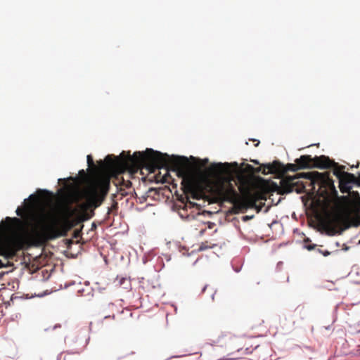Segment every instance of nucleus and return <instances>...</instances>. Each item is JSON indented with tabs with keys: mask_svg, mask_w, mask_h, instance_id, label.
Returning <instances> with one entry per match:
<instances>
[{
	"mask_svg": "<svg viewBox=\"0 0 360 360\" xmlns=\"http://www.w3.org/2000/svg\"><path fill=\"white\" fill-rule=\"evenodd\" d=\"M236 337L233 335L230 332H224L218 335L214 342L218 346L223 347L230 345Z\"/></svg>",
	"mask_w": 360,
	"mask_h": 360,
	"instance_id": "obj_11",
	"label": "nucleus"
},
{
	"mask_svg": "<svg viewBox=\"0 0 360 360\" xmlns=\"http://www.w3.org/2000/svg\"><path fill=\"white\" fill-rule=\"evenodd\" d=\"M4 266V264H3L2 261L0 259V268Z\"/></svg>",
	"mask_w": 360,
	"mask_h": 360,
	"instance_id": "obj_26",
	"label": "nucleus"
},
{
	"mask_svg": "<svg viewBox=\"0 0 360 360\" xmlns=\"http://www.w3.org/2000/svg\"><path fill=\"white\" fill-rule=\"evenodd\" d=\"M283 167V164L279 161L275 160L272 163H269L266 165H262V172L261 173L266 175L268 174H278V170L280 169Z\"/></svg>",
	"mask_w": 360,
	"mask_h": 360,
	"instance_id": "obj_12",
	"label": "nucleus"
},
{
	"mask_svg": "<svg viewBox=\"0 0 360 360\" xmlns=\"http://www.w3.org/2000/svg\"><path fill=\"white\" fill-rule=\"evenodd\" d=\"M295 164L288 163L278 170V174H283L288 171L296 172L299 169L308 168L328 169L330 159L326 155L311 158L309 155H301L295 160Z\"/></svg>",
	"mask_w": 360,
	"mask_h": 360,
	"instance_id": "obj_6",
	"label": "nucleus"
},
{
	"mask_svg": "<svg viewBox=\"0 0 360 360\" xmlns=\"http://www.w3.org/2000/svg\"><path fill=\"white\" fill-rule=\"evenodd\" d=\"M207 248V247L206 245H205L204 243H202L201 245L199 248V250H205Z\"/></svg>",
	"mask_w": 360,
	"mask_h": 360,
	"instance_id": "obj_20",
	"label": "nucleus"
},
{
	"mask_svg": "<svg viewBox=\"0 0 360 360\" xmlns=\"http://www.w3.org/2000/svg\"><path fill=\"white\" fill-rule=\"evenodd\" d=\"M63 212L65 217L60 223H58L56 219L50 224H46L44 221L40 228L35 226L30 231H25L24 236L34 245H42L50 240L65 236L68 232L75 226V224H73L70 219L75 212V210L66 205L63 207Z\"/></svg>",
	"mask_w": 360,
	"mask_h": 360,
	"instance_id": "obj_3",
	"label": "nucleus"
},
{
	"mask_svg": "<svg viewBox=\"0 0 360 360\" xmlns=\"http://www.w3.org/2000/svg\"><path fill=\"white\" fill-rule=\"evenodd\" d=\"M115 319V315L113 314V315H112V316H110V315H109V316H105L104 319Z\"/></svg>",
	"mask_w": 360,
	"mask_h": 360,
	"instance_id": "obj_21",
	"label": "nucleus"
},
{
	"mask_svg": "<svg viewBox=\"0 0 360 360\" xmlns=\"http://www.w3.org/2000/svg\"><path fill=\"white\" fill-rule=\"evenodd\" d=\"M253 141H257V143L255 144V146H257L259 144V141L257 140H253Z\"/></svg>",
	"mask_w": 360,
	"mask_h": 360,
	"instance_id": "obj_25",
	"label": "nucleus"
},
{
	"mask_svg": "<svg viewBox=\"0 0 360 360\" xmlns=\"http://www.w3.org/2000/svg\"><path fill=\"white\" fill-rule=\"evenodd\" d=\"M305 176L311 181L312 184H317L320 186H324L326 184H330L332 181L330 178V174L328 172H308L305 174Z\"/></svg>",
	"mask_w": 360,
	"mask_h": 360,
	"instance_id": "obj_10",
	"label": "nucleus"
},
{
	"mask_svg": "<svg viewBox=\"0 0 360 360\" xmlns=\"http://www.w3.org/2000/svg\"><path fill=\"white\" fill-rule=\"evenodd\" d=\"M207 186L212 195L219 200L231 202L236 206L245 208L252 207L258 199L257 193H252L249 188L243 186L239 187V190L243 195V198H241L231 181L209 182Z\"/></svg>",
	"mask_w": 360,
	"mask_h": 360,
	"instance_id": "obj_4",
	"label": "nucleus"
},
{
	"mask_svg": "<svg viewBox=\"0 0 360 360\" xmlns=\"http://www.w3.org/2000/svg\"><path fill=\"white\" fill-rule=\"evenodd\" d=\"M19 217H24L22 221L17 217H6V221L13 222L16 226V237L8 236L0 233V255L6 259L14 258L17 252L22 248V242L27 241L32 244V242L24 236V231L32 230L33 226L40 228L44 221L45 216L41 214L37 217L32 212H26L25 207H18L15 211Z\"/></svg>",
	"mask_w": 360,
	"mask_h": 360,
	"instance_id": "obj_2",
	"label": "nucleus"
},
{
	"mask_svg": "<svg viewBox=\"0 0 360 360\" xmlns=\"http://www.w3.org/2000/svg\"><path fill=\"white\" fill-rule=\"evenodd\" d=\"M315 248V245H307L306 248L309 250H311Z\"/></svg>",
	"mask_w": 360,
	"mask_h": 360,
	"instance_id": "obj_19",
	"label": "nucleus"
},
{
	"mask_svg": "<svg viewBox=\"0 0 360 360\" xmlns=\"http://www.w3.org/2000/svg\"><path fill=\"white\" fill-rule=\"evenodd\" d=\"M360 225V209L352 213L337 212L329 215L323 223V228L330 236L340 233L351 226Z\"/></svg>",
	"mask_w": 360,
	"mask_h": 360,
	"instance_id": "obj_5",
	"label": "nucleus"
},
{
	"mask_svg": "<svg viewBox=\"0 0 360 360\" xmlns=\"http://www.w3.org/2000/svg\"><path fill=\"white\" fill-rule=\"evenodd\" d=\"M210 172L220 175L222 174L224 170V165L221 163L212 164L209 168Z\"/></svg>",
	"mask_w": 360,
	"mask_h": 360,
	"instance_id": "obj_13",
	"label": "nucleus"
},
{
	"mask_svg": "<svg viewBox=\"0 0 360 360\" xmlns=\"http://www.w3.org/2000/svg\"><path fill=\"white\" fill-rule=\"evenodd\" d=\"M110 188V180L108 178L98 179L91 185L86 192V203L81 205L82 210L96 208L105 199Z\"/></svg>",
	"mask_w": 360,
	"mask_h": 360,
	"instance_id": "obj_7",
	"label": "nucleus"
},
{
	"mask_svg": "<svg viewBox=\"0 0 360 360\" xmlns=\"http://www.w3.org/2000/svg\"><path fill=\"white\" fill-rule=\"evenodd\" d=\"M117 188L118 195H121L120 199H122L123 197L129 194V191H127L128 190L127 188H125L122 186H117Z\"/></svg>",
	"mask_w": 360,
	"mask_h": 360,
	"instance_id": "obj_14",
	"label": "nucleus"
},
{
	"mask_svg": "<svg viewBox=\"0 0 360 360\" xmlns=\"http://www.w3.org/2000/svg\"><path fill=\"white\" fill-rule=\"evenodd\" d=\"M328 168L333 169V174L339 179L340 190L342 193H349L352 189L351 184L356 181V177L353 174H350L344 171L345 167L340 165L338 163L330 160Z\"/></svg>",
	"mask_w": 360,
	"mask_h": 360,
	"instance_id": "obj_8",
	"label": "nucleus"
},
{
	"mask_svg": "<svg viewBox=\"0 0 360 360\" xmlns=\"http://www.w3.org/2000/svg\"><path fill=\"white\" fill-rule=\"evenodd\" d=\"M255 164H258V162L257 161H253Z\"/></svg>",
	"mask_w": 360,
	"mask_h": 360,
	"instance_id": "obj_27",
	"label": "nucleus"
},
{
	"mask_svg": "<svg viewBox=\"0 0 360 360\" xmlns=\"http://www.w3.org/2000/svg\"><path fill=\"white\" fill-rule=\"evenodd\" d=\"M87 164L89 167H94V162L91 155H87Z\"/></svg>",
	"mask_w": 360,
	"mask_h": 360,
	"instance_id": "obj_16",
	"label": "nucleus"
},
{
	"mask_svg": "<svg viewBox=\"0 0 360 360\" xmlns=\"http://www.w3.org/2000/svg\"><path fill=\"white\" fill-rule=\"evenodd\" d=\"M79 233H80V231H75V233H74L75 234V237L77 238L79 236Z\"/></svg>",
	"mask_w": 360,
	"mask_h": 360,
	"instance_id": "obj_23",
	"label": "nucleus"
},
{
	"mask_svg": "<svg viewBox=\"0 0 360 360\" xmlns=\"http://www.w3.org/2000/svg\"><path fill=\"white\" fill-rule=\"evenodd\" d=\"M246 169H247L248 172L253 174V172L255 170V167L253 166H252L251 165H247Z\"/></svg>",
	"mask_w": 360,
	"mask_h": 360,
	"instance_id": "obj_17",
	"label": "nucleus"
},
{
	"mask_svg": "<svg viewBox=\"0 0 360 360\" xmlns=\"http://www.w3.org/2000/svg\"><path fill=\"white\" fill-rule=\"evenodd\" d=\"M330 255V252H328V251H326V252L323 253V255H324V256H328V255Z\"/></svg>",
	"mask_w": 360,
	"mask_h": 360,
	"instance_id": "obj_24",
	"label": "nucleus"
},
{
	"mask_svg": "<svg viewBox=\"0 0 360 360\" xmlns=\"http://www.w3.org/2000/svg\"><path fill=\"white\" fill-rule=\"evenodd\" d=\"M262 172V167H261V165L258 167H255V170L253 172V174H257V173H259Z\"/></svg>",
	"mask_w": 360,
	"mask_h": 360,
	"instance_id": "obj_18",
	"label": "nucleus"
},
{
	"mask_svg": "<svg viewBox=\"0 0 360 360\" xmlns=\"http://www.w3.org/2000/svg\"><path fill=\"white\" fill-rule=\"evenodd\" d=\"M79 174L83 176H86V173L84 169L79 171Z\"/></svg>",
	"mask_w": 360,
	"mask_h": 360,
	"instance_id": "obj_22",
	"label": "nucleus"
},
{
	"mask_svg": "<svg viewBox=\"0 0 360 360\" xmlns=\"http://www.w3.org/2000/svg\"><path fill=\"white\" fill-rule=\"evenodd\" d=\"M186 161V158L174 155L170 157L166 153L147 148L145 152H134L132 155L129 151H122L119 156L108 155L104 161L101 160L99 164L103 169L116 174L114 181L116 186H122L127 189H131V182L120 176V174L127 170H137L144 166L158 169L170 166L182 178L184 192L191 195L193 199H200L204 194L202 184L195 174L188 171Z\"/></svg>",
	"mask_w": 360,
	"mask_h": 360,
	"instance_id": "obj_1",
	"label": "nucleus"
},
{
	"mask_svg": "<svg viewBox=\"0 0 360 360\" xmlns=\"http://www.w3.org/2000/svg\"><path fill=\"white\" fill-rule=\"evenodd\" d=\"M296 179H297V178L295 176H288L286 178L282 179L280 182V186L277 185L274 182H272V189L274 191H278V193L280 194L291 193L294 190H296L297 193H300V191H298L295 188L297 183V181H295Z\"/></svg>",
	"mask_w": 360,
	"mask_h": 360,
	"instance_id": "obj_9",
	"label": "nucleus"
},
{
	"mask_svg": "<svg viewBox=\"0 0 360 360\" xmlns=\"http://www.w3.org/2000/svg\"><path fill=\"white\" fill-rule=\"evenodd\" d=\"M91 217L89 216H87V214H85L84 215L83 217H80L79 219H72V221H73V224H75V226L82 221H84V220H86V219H89Z\"/></svg>",
	"mask_w": 360,
	"mask_h": 360,
	"instance_id": "obj_15",
	"label": "nucleus"
}]
</instances>
